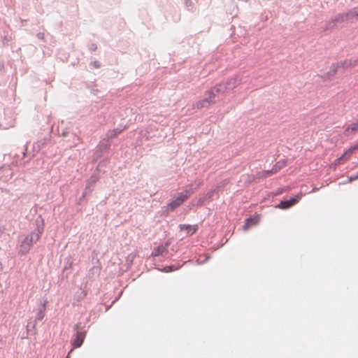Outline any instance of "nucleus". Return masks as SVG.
Returning a JSON list of instances; mask_svg holds the SVG:
<instances>
[{"instance_id": "f257e3e1", "label": "nucleus", "mask_w": 358, "mask_h": 358, "mask_svg": "<svg viewBox=\"0 0 358 358\" xmlns=\"http://www.w3.org/2000/svg\"><path fill=\"white\" fill-rule=\"evenodd\" d=\"M36 228L29 234L21 242L19 255H24L29 252L33 243H36L43 231V220L41 217L36 220Z\"/></svg>"}, {"instance_id": "f03ea898", "label": "nucleus", "mask_w": 358, "mask_h": 358, "mask_svg": "<svg viewBox=\"0 0 358 358\" xmlns=\"http://www.w3.org/2000/svg\"><path fill=\"white\" fill-rule=\"evenodd\" d=\"M353 17H358V8H355L347 13H342L336 16L325 24V27L323 28V31L330 30L334 27L336 23L343 22Z\"/></svg>"}, {"instance_id": "7ed1b4c3", "label": "nucleus", "mask_w": 358, "mask_h": 358, "mask_svg": "<svg viewBox=\"0 0 358 358\" xmlns=\"http://www.w3.org/2000/svg\"><path fill=\"white\" fill-rule=\"evenodd\" d=\"M194 192L193 188H189L180 192L167 206L169 210H173L180 206Z\"/></svg>"}, {"instance_id": "20e7f679", "label": "nucleus", "mask_w": 358, "mask_h": 358, "mask_svg": "<svg viewBox=\"0 0 358 358\" xmlns=\"http://www.w3.org/2000/svg\"><path fill=\"white\" fill-rule=\"evenodd\" d=\"M206 97L201 100L198 101L194 108L197 109H201L203 108H208L211 104L215 103V92L214 90H208L205 93Z\"/></svg>"}, {"instance_id": "39448f33", "label": "nucleus", "mask_w": 358, "mask_h": 358, "mask_svg": "<svg viewBox=\"0 0 358 358\" xmlns=\"http://www.w3.org/2000/svg\"><path fill=\"white\" fill-rule=\"evenodd\" d=\"M341 70H342V66L340 65V62L332 64L330 70L322 75L321 77L325 80H331L336 73Z\"/></svg>"}, {"instance_id": "423d86ee", "label": "nucleus", "mask_w": 358, "mask_h": 358, "mask_svg": "<svg viewBox=\"0 0 358 358\" xmlns=\"http://www.w3.org/2000/svg\"><path fill=\"white\" fill-rule=\"evenodd\" d=\"M300 199L301 196H296L294 197L290 198L288 200L282 201L278 204L277 208H279L280 209H287L292 206L298 201H299Z\"/></svg>"}, {"instance_id": "0eeeda50", "label": "nucleus", "mask_w": 358, "mask_h": 358, "mask_svg": "<svg viewBox=\"0 0 358 358\" xmlns=\"http://www.w3.org/2000/svg\"><path fill=\"white\" fill-rule=\"evenodd\" d=\"M180 231H185L187 236H190L194 234L198 228L197 224H180L178 226Z\"/></svg>"}, {"instance_id": "6e6552de", "label": "nucleus", "mask_w": 358, "mask_h": 358, "mask_svg": "<svg viewBox=\"0 0 358 358\" xmlns=\"http://www.w3.org/2000/svg\"><path fill=\"white\" fill-rule=\"evenodd\" d=\"M358 64L357 59H349L340 62V65L342 66V70L355 66Z\"/></svg>"}, {"instance_id": "1a4fd4ad", "label": "nucleus", "mask_w": 358, "mask_h": 358, "mask_svg": "<svg viewBox=\"0 0 358 358\" xmlns=\"http://www.w3.org/2000/svg\"><path fill=\"white\" fill-rule=\"evenodd\" d=\"M85 334L83 332H78L76 334V337L74 341L72 342V345L73 348H79L82 345Z\"/></svg>"}, {"instance_id": "9d476101", "label": "nucleus", "mask_w": 358, "mask_h": 358, "mask_svg": "<svg viewBox=\"0 0 358 358\" xmlns=\"http://www.w3.org/2000/svg\"><path fill=\"white\" fill-rule=\"evenodd\" d=\"M240 83H241V80L236 77L230 78L226 82V85L229 91L234 90Z\"/></svg>"}, {"instance_id": "9b49d317", "label": "nucleus", "mask_w": 358, "mask_h": 358, "mask_svg": "<svg viewBox=\"0 0 358 358\" xmlns=\"http://www.w3.org/2000/svg\"><path fill=\"white\" fill-rule=\"evenodd\" d=\"M212 90H214V92L217 94H224V92L229 91L226 85V82L215 85Z\"/></svg>"}, {"instance_id": "f8f14e48", "label": "nucleus", "mask_w": 358, "mask_h": 358, "mask_svg": "<svg viewBox=\"0 0 358 358\" xmlns=\"http://www.w3.org/2000/svg\"><path fill=\"white\" fill-rule=\"evenodd\" d=\"M169 243H166L165 245H159L158 247L155 248L154 251L152 252V255L154 257L159 256L160 255H162L167 248Z\"/></svg>"}, {"instance_id": "ddd939ff", "label": "nucleus", "mask_w": 358, "mask_h": 358, "mask_svg": "<svg viewBox=\"0 0 358 358\" xmlns=\"http://www.w3.org/2000/svg\"><path fill=\"white\" fill-rule=\"evenodd\" d=\"M258 217L256 216V217H249V218H247L246 220H245V223L243 226V228L245 230H248V229L252 226V225H255L257 222H258Z\"/></svg>"}, {"instance_id": "4468645a", "label": "nucleus", "mask_w": 358, "mask_h": 358, "mask_svg": "<svg viewBox=\"0 0 358 358\" xmlns=\"http://www.w3.org/2000/svg\"><path fill=\"white\" fill-rule=\"evenodd\" d=\"M45 302L41 303V307L38 309V312L36 315V320H41L45 316Z\"/></svg>"}, {"instance_id": "2eb2a0df", "label": "nucleus", "mask_w": 358, "mask_h": 358, "mask_svg": "<svg viewBox=\"0 0 358 358\" xmlns=\"http://www.w3.org/2000/svg\"><path fill=\"white\" fill-rule=\"evenodd\" d=\"M96 180H97V177H96L94 176H91V178L87 181V183L86 185V189H85V192H84V194L87 193V189H89L88 192H91V190H92L91 187L94 185V184L96 182Z\"/></svg>"}, {"instance_id": "dca6fc26", "label": "nucleus", "mask_w": 358, "mask_h": 358, "mask_svg": "<svg viewBox=\"0 0 358 358\" xmlns=\"http://www.w3.org/2000/svg\"><path fill=\"white\" fill-rule=\"evenodd\" d=\"M273 173L271 169L268 170V171H259V172L257 173V174L255 175V178L261 179V178H266L267 176H268Z\"/></svg>"}, {"instance_id": "f3484780", "label": "nucleus", "mask_w": 358, "mask_h": 358, "mask_svg": "<svg viewBox=\"0 0 358 358\" xmlns=\"http://www.w3.org/2000/svg\"><path fill=\"white\" fill-rule=\"evenodd\" d=\"M286 162L285 160H280L277 162L272 168L273 173L277 172L278 170L281 169L284 166H285Z\"/></svg>"}, {"instance_id": "a211bd4d", "label": "nucleus", "mask_w": 358, "mask_h": 358, "mask_svg": "<svg viewBox=\"0 0 358 358\" xmlns=\"http://www.w3.org/2000/svg\"><path fill=\"white\" fill-rule=\"evenodd\" d=\"M46 144V139L43 138L34 144V150L38 152Z\"/></svg>"}, {"instance_id": "6ab92c4d", "label": "nucleus", "mask_w": 358, "mask_h": 358, "mask_svg": "<svg viewBox=\"0 0 358 358\" xmlns=\"http://www.w3.org/2000/svg\"><path fill=\"white\" fill-rule=\"evenodd\" d=\"M180 267V266L171 265V266H168L164 267L162 269V271L165 273H169V272H172V271L178 270Z\"/></svg>"}, {"instance_id": "aec40b11", "label": "nucleus", "mask_w": 358, "mask_h": 358, "mask_svg": "<svg viewBox=\"0 0 358 358\" xmlns=\"http://www.w3.org/2000/svg\"><path fill=\"white\" fill-rule=\"evenodd\" d=\"M357 149H358V143H357L355 145L350 147L348 150H346L343 152V157H345V155L350 156Z\"/></svg>"}, {"instance_id": "412c9836", "label": "nucleus", "mask_w": 358, "mask_h": 358, "mask_svg": "<svg viewBox=\"0 0 358 358\" xmlns=\"http://www.w3.org/2000/svg\"><path fill=\"white\" fill-rule=\"evenodd\" d=\"M349 129H350L352 132L357 131L358 129V123H355L351 126V127L347 128L346 131Z\"/></svg>"}, {"instance_id": "4be33fe9", "label": "nucleus", "mask_w": 358, "mask_h": 358, "mask_svg": "<svg viewBox=\"0 0 358 358\" xmlns=\"http://www.w3.org/2000/svg\"><path fill=\"white\" fill-rule=\"evenodd\" d=\"M217 189H218V187H217L216 188L210 190L209 192H208L207 194H206V196L208 198L212 197L213 194L217 190Z\"/></svg>"}, {"instance_id": "5701e85b", "label": "nucleus", "mask_w": 358, "mask_h": 358, "mask_svg": "<svg viewBox=\"0 0 358 358\" xmlns=\"http://www.w3.org/2000/svg\"><path fill=\"white\" fill-rule=\"evenodd\" d=\"M121 131H122V129H115V130H114V131H111V132H110V134H108V136H109L110 137L115 136L117 134L120 133V132H121Z\"/></svg>"}, {"instance_id": "b1692460", "label": "nucleus", "mask_w": 358, "mask_h": 358, "mask_svg": "<svg viewBox=\"0 0 358 358\" xmlns=\"http://www.w3.org/2000/svg\"><path fill=\"white\" fill-rule=\"evenodd\" d=\"M357 179H358V172L355 174L351 175L348 178V181L351 182V181L355 180Z\"/></svg>"}, {"instance_id": "393cba45", "label": "nucleus", "mask_w": 358, "mask_h": 358, "mask_svg": "<svg viewBox=\"0 0 358 358\" xmlns=\"http://www.w3.org/2000/svg\"><path fill=\"white\" fill-rule=\"evenodd\" d=\"M344 157H343V155H342V156H341V157H340L339 158H338V159H335V161H334V165H335V166H337L338 164H340V162H341V160L342 159H343Z\"/></svg>"}, {"instance_id": "a878e982", "label": "nucleus", "mask_w": 358, "mask_h": 358, "mask_svg": "<svg viewBox=\"0 0 358 358\" xmlns=\"http://www.w3.org/2000/svg\"><path fill=\"white\" fill-rule=\"evenodd\" d=\"M37 37H38V38H40V39H43V38H44V34H43V33L40 32V33H38V34H37Z\"/></svg>"}, {"instance_id": "bb28decb", "label": "nucleus", "mask_w": 358, "mask_h": 358, "mask_svg": "<svg viewBox=\"0 0 358 358\" xmlns=\"http://www.w3.org/2000/svg\"><path fill=\"white\" fill-rule=\"evenodd\" d=\"M93 65H94L95 67H96V68L99 67V62H97V61H94V62H93Z\"/></svg>"}, {"instance_id": "cd10ccee", "label": "nucleus", "mask_w": 358, "mask_h": 358, "mask_svg": "<svg viewBox=\"0 0 358 358\" xmlns=\"http://www.w3.org/2000/svg\"><path fill=\"white\" fill-rule=\"evenodd\" d=\"M317 189H313L312 192H315Z\"/></svg>"}, {"instance_id": "c85d7f7f", "label": "nucleus", "mask_w": 358, "mask_h": 358, "mask_svg": "<svg viewBox=\"0 0 358 358\" xmlns=\"http://www.w3.org/2000/svg\"><path fill=\"white\" fill-rule=\"evenodd\" d=\"M68 358V357H67Z\"/></svg>"}, {"instance_id": "c756f323", "label": "nucleus", "mask_w": 358, "mask_h": 358, "mask_svg": "<svg viewBox=\"0 0 358 358\" xmlns=\"http://www.w3.org/2000/svg\"><path fill=\"white\" fill-rule=\"evenodd\" d=\"M68 358V357H67Z\"/></svg>"}]
</instances>
